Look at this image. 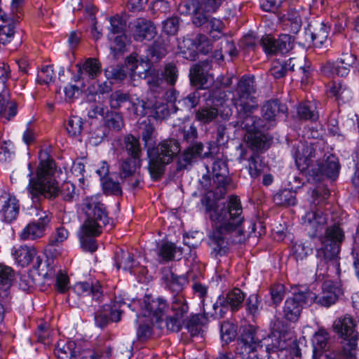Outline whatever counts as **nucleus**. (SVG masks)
I'll return each mask as SVG.
<instances>
[{
  "label": "nucleus",
  "mask_w": 359,
  "mask_h": 359,
  "mask_svg": "<svg viewBox=\"0 0 359 359\" xmlns=\"http://www.w3.org/2000/svg\"><path fill=\"white\" fill-rule=\"evenodd\" d=\"M212 225L210 238L218 247H222L225 240L233 236L236 243L244 241L243 224L245 222L240 198L231 196L225 203H215L206 207Z\"/></svg>",
  "instance_id": "f257e3e1"
},
{
  "label": "nucleus",
  "mask_w": 359,
  "mask_h": 359,
  "mask_svg": "<svg viewBox=\"0 0 359 359\" xmlns=\"http://www.w3.org/2000/svg\"><path fill=\"white\" fill-rule=\"evenodd\" d=\"M255 93L254 78L243 76L233 91L231 101L236 109V118L231 123L234 127L245 130L248 134L257 130H268L269 126L262 124V121L252 115L257 109L258 104L254 93Z\"/></svg>",
  "instance_id": "f03ea898"
},
{
  "label": "nucleus",
  "mask_w": 359,
  "mask_h": 359,
  "mask_svg": "<svg viewBox=\"0 0 359 359\" xmlns=\"http://www.w3.org/2000/svg\"><path fill=\"white\" fill-rule=\"evenodd\" d=\"M40 164L37 169L36 177H31L28 190L32 197H55L58 194V186L54 177L55 164L47 152L39 154Z\"/></svg>",
  "instance_id": "7ed1b4c3"
},
{
  "label": "nucleus",
  "mask_w": 359,
  "mask_h": 359,
  "mask_svg": "<svg viewBox=\"0 0 359 359\" xmlns=\"http://www.w3.org/2000/svg\"><path fill=\"white\" fill-rule=\"evenodd\" d=\"M222 0H191L180 4V12L193 15V23L196 26H201L206 23L212 37L217 36L214 32L221 34L224 29L222 20L215 18L208 19L205 13L215 12L222 4Z\"/></svg>",
  "instance_id": "20e7f679"
},
{
  "label": "nucleus",
  "mask_w": 359,
  "mask_h": 359,
  "mask_svg": "<svg viewBox=\"0 0 359 359\" xmlns=\"http://www.w3.org/2000/svg\"><path fill=\"white\" fill-rule=\"evenodd\" d=\"M280 337V334L272 333L259 339L254 332H244L237 341L236 353L242 359H274L271 346Z\"/></svg>",
  "instance_id": "39448f33"
},
{
  "label": "nucleus",
  "mask_w": 359,
  "mask_h": 359,
  "mask_svg": "<svg viewBox=\"0 0 359 359\" xmlns=\"http://www.w3.org/2000/svg\"><path fill=\"white\" fill-rule=\"evenodd\" d=\"M315 156V149L312 143L309 144H301L298 145L295 154V162L299 170L302 171H308L309 173L318 177L319 174L324 175L330 178H336L339 174V165L338 159L334 155H330L327 157L324 164H313Z\"/></svg>",
  "instance_id": "423d86ee"
},
{
  "label": "nucleus",
  "mask_w": 359,
  "mask_h": 359,
  "mask_svg": "<svg viewBox=\"0 0 359 359\" xmlns=\"http://www.w3.org/2000/svg\"><path fill=\"white\" fill-rule=\"evenodd\" d=\"M344 238V233L338 226H333L327 229L325 237L322 242L323 247L318 250V256L322 257L320 264L318 265V271H322L321 266L325 264L328 265L327 268L332 266L334 269L338 270L339 244Z\"/></svg>",
  "instance_id": "0eeeda50"
},
{
  "label": "nucleus",
  "mask_w": 359,
  "mask_h": 359,
  "mask_svg": "<svg viewBox=\"0 0 359 359\" xmlns=\"http://www.w3.org/2000/svg\"><path fill=\"white\" fill-rule=\"evenodd\" d=\"M180 145L175 140L162 142L156 147L147 151L149 158V170L154 177H158L163 172L165 165L170 163L180 152Z\"/></svg>",
  "instance_id": "6e6552de"
},
{
  "label": "nucleus",
  "mask_w": 359,
  "mask_h": 359,
  "mask_svg": "<svg viewBox=\"0 0 359 359\" xmlns=\"http://www.w3.org/2000/svg\"><path fill=\"white\" fill-rule=\"evenodd\" d=\"M128 306L137 312V317L142 316L147 318L151 323L158 322L169 309L164 299H154L150 295H146L142 299L134 301Z\"/></svg>",
  "instance_id": "1a4fd4ad"
},
{
  "label": "nucleus",
  "mask_w": 359,
  "mask_h": 359,
  "mask_svg": "<svg viewBox=\"0 0 359 359\" xmlns=\"http://www.w3.org/2000/svg\"><path fill=\"white\" fill-rule=\"evenodd\" d=\"M82 210L86 215V219L82 226L84 229L92 227L102 229L108 222V214L104 204L97 196L86 197L81 204Z\"/></svg>",
  "instance_id": "9d476101"
},
{
  "label": "nucleus",
  "mask_w": 359,
  "mask_h": 359,
  "mask_svg": "<svg viewBox=\"0 0 359 359\" xmlns=\"http://www.w3.org/2000/svg\"><path fill=\"white\" fill-rule=\"evenodd\" d=\"M316 299V294L311 291L294 294L285 302L283 309V317L290 321H297L300 316L303 304H311Z\"/></svg>",
  "instance_id": "9b49d317"
},
{
  "label": "nucleus",
  "mask_w": 359,
  "mask_h": 359,
  "mask_svg": "<svg viewBox=\"0 0 359 359\" xmlns=\"http://www.w3.org/2000/svg\"><path fill=\"white\" fill-rule=\"evenodd\" d=\"M178 77V72L176 67L172 64H168L165 66L161 75L154 69H149L144 73V78L147 79V83L149 88L158 93L164 88V82L170 85H174Z\"/></svg>",
  "instance_id": "f8f14e48"
},
{
  "label": "nucleus",
  "mask_w": 359,
  "mask_h": 359,
  "mask_svg": "<svg viewBox=\"0 0 359 359\" xmlns=\"http://www.w3.org/2000/svg\"><path fill=\"white\" fill-rule=\"evenodd\" d=\"M35 211L36 212V215L39 217L38 222L29 223L24 227L20 233L21 240L34 241L43 237L44 235L50 222L49 215L46 212L38 210L36 208Z\"/></svg>",
  "instance_id": "ddd939ff"
},
{
  "label": "nucleus",
  "mask_w": 359,
  "mask_h": 359,
  "mask_svg": "<svg viewBox=\"0 0 359 359\" xmlns=\"http://www.w3.org/2000/svg\"><path fill=\"white\" fill-rule=\"evenodd\" d=\"M19 201L4 190L0 191V215L6 222L15 220L19 214Z\"/></svg>",
  "instance_id": "4468645a"
},
{
  "label": "nucleus",
  "mask_w": 359,
  "mask_h": 359,
  "mask_svg": "<svg viewBox=\"0 0 359 359\" xmlns=\"http://www.w3.org/2000/svg\"><path fill=\"white\" fill-rule=\"evenodd\" d=\"M318 203L313 202L311 204V211L307 212L302 218V224L309 231L312 235H315L318 231L323 229L327 222L326 215L323 214Z\"/></svg>",
  "instance_id": "2eb2a0df"
},
{
  "label": "nucleus",
  "mask_w": 359,
  "mask_h": 359,
  "mask_svg": "<svg viewBox=\"0 0 359 359\" xmlns=\"http://www.w3.org/2000/svg\"><path fill=\"white\" fill-rule=\"evenodd\" d=\"M184 46L189 50V56L187 58L195 60L197 52L208 53L212 48V44L208 38L204 34H198L194 39H187L184 40Z\"/></svg>",
  "instance_id": "dca6fc26"
},
{
  "label": "nucleus",
  "mask_w": 359,
  "mask_h": 359,
  "mask_svg": "<svg viewBox=\"0 0 359 359\" xmlns=\"http://www.w3.org/2000/svg\"><path fill=\"white\" fill-rule=\"evenodd\" d=\"M11 254L16 262L21 266H28L36 258L34 268L37 269L41 264V259L36 257L35 248L27 245H20L13 248Z\"/></svg>",
  "instance_id": "f3484780"
},
{
  "label": "nucleus",
  "mask_w": 359,
  "mask_h": 359,
  "mask_svg": "<svg viewBox=\"0 0 359 359\" xmlns=\"http://www.w3.org/2000/svg\"><path fill=\"white\" fill-rule=\"evenodd\" d=\"M341 294V290L337 283L332 280H326L323 283L320 295H316L317 299L313 302L328 307L337 302Z\"/></svg>",
  "instance_id": "a211bd4d"
},
{
  "label": "nucleus",
  "mask_w": 359,
  "mask_h": 359,
  "mask_svg": "<svg viewBox=\"0 0 359 359\" xmlns=\"http://www.w3.org/2000/svg\"><path fill=\"white\" fill-rule=\"evenodd\" d=\"M78 68V75L74 77V81H77L79 79H95L102 72L101 64L95 58H88L83 63H78L76 65Z\"/></svg>",
  "instance_id": "6ab92c4d"
},
{
  "label": "nucleus",
  "mask_w": 359,
  "mask_h": 359,
  "mask_svg": "<svg viewBox=\"0 0 359 359\" xmlns=\"http://www.w3.org/2000/svg\"><path fill=\"white\" fill-rule=\"evenodd\" d=\"M272 333H277L278 334L281 335V337L278 339V341H273V344H271V347L273 355L276 354V351H283L290 348V353L292 355V356L300 357V350L297 348L294 341L292 339L291 334L290 333L277 331L273 332Z\"/></svg>",
  "instance_id": "aec40b11"
},
{
  "label": "nucleus",
  "mask_w": 359,
  "mask_h": 359,
  "mask_svg": "<svg viewBox=\"0 0 359 359\" xmlns=\"http://www.w3.org/2000/svg\"><path fill=\"white\" fill-rule=\"evenodd\" d=\"M302 65V61L295 57L290 58L287 61L277 60L272 63L269 72L275 79H280L283 77L287 71H294L295 67L300 70L303 69Z\"/></svg>",
  "instance_id": "412c9836"
},
{
  "label": "nucleus",
  "mask_w": 359,
  "mask_h": 359,
  "mask_svg": "<svg viewBox=\"0 0 359 359\" xmlns=\"http://www.w3.org/2000/svg\"><path fill=\"white\" fill-rule=\"evenodd\" d=\"M156 34L154 24L143 18L136 20L133 30V37L136 41L151 40Z\"/></svg>",
  "instance_id": "4be33fe9"
},
{
  "label": "nucleus",
  "mask_w": 359,
  "mask_h": 359,
  "mask_svg": "<svg viewBox=\"0 0 359 359\" xmlns=\"http://www.w3.org/2000/svg\"><path fill=\"white\" fill-rule=\"evenodd\" d=\"M116 265L118 269H122L123 271H128L130 273L136 274L137 273H143L144 268L141 267L137 271V263L134 260L132 255L128 251L120 250L116 254Z\"/></svg>",
  "instance_id": "5701e85b"
},
{
  "label": "nucleus",
  "mask_w": 359,
  "mask_h": 359,
  "mask_svg": "<svg viewBox=\"0 0 359 359\" xmlns=\"http://www.w3.org/2000/svg\"><path fill=\"white\" fill-rule=\"evenodd\" d=\"M73 291L79 296H89L96 301H101L103 297L101 285L98 282L90 284L87 282H79L73 286Z\"/></svg>",
  "instance_id": "b1692460"
},
{
  "label": "nucleus",
  "mask_w": 359,
  "mask_h": 359,
  "mask_svg": "<svg viewBox=\"0 0 359 359\" xmlns=\"http://www.w3.org/2000/svg\"><path fill=\"white\" fill-rule=\"evenodd\" d=\"M100 229L92 227H86L84 229V226H81L78 233L82 248L85 250L92 252H95L97 247L93 237L100 235Z\"/></svg>",
  "instance_id": "393cba45"
},
{
  "label": "nucleus",
  "mask_w": 359,
  "mask_h": 359,
  "mask_svg": "<svg viewBox=\"0 0 359 359\" xmlns=\"http://www.w3.org/2000/svg\"><path fill=\"white\" fill-rule=\"evenodd\" d=\"M287 107L285 104H280L277 100H271L266 102L262 107V116L268 122L273 123L276 121L277 117L280 114H285ZM273 126L270 123L269 127Z\"/></svg>",
  "instance_id": "a878e982"
},
{
  "label": "nucleus",
  "mask_w": 359,
  "mask_h": 359,
  "mask_svg": "<svg viewBox=\"0 0 359 359\" xmlns=\"http://www.w3.org/2000/svg\"><path fill=\"white\" fill-rule=\"evenodd\" d=\"M203 150V144L200 142L189 147L180 159V166L186 168L196 161L198 158L201 156Z\"/></svg>",
  "instance_id": "bb28decb"
},
{
  "label": "nucleus",
  "mask_w": 359,
  "mask_h": 359,
  "mask_svg": "<svg viewBox=\"0 0 359 359\" xmlns=\"http://www.w3.org/2000/svg\"><path fill=\"white\" fill-rule=\"evenodd\" d=\"M54 353L58 358L77 359L76 345L73 341H69L67 343H64V341L59 342Z\"/></svg>",
  "instance_id": "cd10ccee"
},
{
  "label": "nucleus",
  "mask_w": 359,
  "mask_h": 359,
  "mask_svg": "<svg viewBox=\"0 0 359 359\" xmlns=\"http://www.w3.org/2000/svg\"><path fill=\"white\" fill-rule=\"evenodd\" d=\"M219 116L218 109L212 106L200 107L195 114V119L203 124H208L215 121Z\"/></svg>",
  "instance_id": "c85d7f7f"
},
{
  "label": "nucleus",
  "mask_w": 359,
  "mask_h": 359,
  "mask_svg": "<svg viewBox=\"0 0 359 359\" xmlns=\"http://www.w3.org/2000/svg\"><path fill=\"white\" fill-rule=\"evenodd\" d=\"M284 24L291 33L297 34L302 27V19L299 12L295 9H290L284 15Z\"/></svg>",
  "instance_id": "c756f323"
},
{
  "label": "nucleus",
  "mask_w": 359,
  "mask_h": 359,
  "mask_svg": "<svg viewBox=\"0 0 359 359\" xmlns=\"http://www.w3.org/2000/svg\"><path fill=\"white\" fill-rule=\"evenodd\" d=\"M141 165V159L130 157L123 161L120 165L121 177H127L135 175Z\"/></svg>",
  "instance_id": "7c9ffc66"
},
{
  "label": "nucleus",
  "mask_w": 359,
  "mask_h": 359,
  "mask_svg": "<svg viewBox=\"0 0 359 359\" xmlns=\"http://www.w3.org/2000/svg\"><path fill=\"white\" fill-rule=\"evenodd\" d=\"M190 80L191 82L197 86L200 87H205V85L208 83V81H211L212 78L206 75L203 72V69L201 66L198 65H194L190 69Z\"/></svg>",
  "instance_id": "2f4dec72"
},
{
  "label": "nucleus",
  "mask_w": 359,
  "mask_h": 359,
  "mask_svg": "<svg viewBox=\"0 0 359 359\" xmlns=\"http://www.w3.org/2000/svg\"><path fill=\"white\" fill-rule=\"evenodd\" d=\"M350 68L346 65H341L338 61L336 63L329 62L322 67V71L328 76L334 74L340 76H346L349 73Z\"/></svg>",
  "instance_id": "473e14b6"
},
{
  "label": "nucleus",
  "mask_w": 359,
  "mask_h": 359,
  "mask_svg": "<svg viewBox=\"0 0 359 359\" xmlns=\"http://www.w3.org/2000/svg\"><path fill=\"white\" fill-rule=\"evenodd\" d=\"M171 310L175 316L185 318L188 313L189 307L182 294H177L173 297Z\"/></svg>",
  "instance_id": "72a5a7b5"
},
{
  "label": "nucleus",
  "mask_w": 359,
  "mask_h": 359,
  "mask_svg": "<svg viewBox=\"0 0 359 359\" xmlns=\"http://www.w3.org/2000/svg\"><path fill=\"white\" fill-rule=\"evenodd\" d=\"M316 107L311 102H304L297 107V114L301 118L316 121L318 118V114L316 111Z\"/></svg>",
  "instance_id": "f704fd0d"
},
{
  "label": "nucleus",
  "mask_w": 359,
  "mask_h": 359,
  "mask_svg": "<svg viewBox=\"0 0 359 359\" xmlns=\"http://www.w3.org/2000/svg\"><path fill=\"white\" fill-rule=\"evenodd\" d=\"M312 252V246L309 242L298 241L293 245L292 248V256L297 261L303 260Z\"/></svg>",
  "instance_id": "c9c22d12"
},
{
  "label": "nucleus",
  "mask_w": 359,
  "mask_h": 359,
  "mask_svg": "<svg viewBox=\"0 0 359 359\" xmlns=\"http://www.w3.org/2000/svg\"><path fill=\"white\" fill-rule=\"evenodd\" d=\"M165 278L169 289L177 294L182 290L184 285L187 282L186 278L184 276H177L171 271H169L165 275Z\"/></svg>",
  "instance_id": "e433bc0d"
},
{
  "label": "nucleus",
  "mask_w": 359,
  "mask_h": 359,
  "mask_svg": "<svg viewBox=\"0 0 359 359\" xmlns=\"http://www.w3.org/2000/svg\"><path fill=\"white\" fill-rule=\"evenodd\" d=\"M229 304L232 311H237L242 306L245 299L244 293L238 288H234L226 294Z\"/></svg>",
  "instance_id": "4c0bfd02"
},
{
  "label": "nucleus",
  "mask_w": 359,
  "mask_h": 359,
  "mask_svg": "<svg viewBox=\"0 0 359 359\" xmlns=\"http://www.w3.org/2000/svg\"><path fill=\"white\" fill-rule=\"evenodd\" d=\"M125 149L130 157L140 158L141 149L139 140L133 135H128L125 138Z\"/></svg>",
  "instance_id": "58836bf2"
},
{
  "label": "nucleus",
  "mask_w": 359,
  "mask_h": 359,
  "mask_svg": "<svg viewBox=\"0 0 359 359\" xmlns=\"http://www.w3.org/2000/svg\"><path fill=\"white\" fill-rule=\"evenodd\" d=\"M327 36L328 27L324 23H321L311 34L313 43L316 47L323 46L327 41Z\"/></svg>",
  "instance_id": "ea45409f"
},
{
  "label": "nucleus",
  "mask_w": 359,
  "mask_h": 359,
  "mask_svg": "<svg viewBox=\"0 0 359 359\" xmlns=\"http://www.w3.org/2000/svg\"><path fill=\"white\" fill-rule=\"evenodd\" d=\"M248 172L251 177L256 178L261 175L264 170V165L262 163L260 157L257 155H252L248 159Z\"/></svg>",
  "instance_id": "a19ab883"
},
{
  "label": "nucleus",
  "mask_w": 359,
  "mask_h": 359,
  "mask_svg": "<svg viewBox=\"0 0 359 359\" xmlns=\"http://www.w3.org/2000/svg\"><path fill=\"white\" fill-rule=\"evenodd\" d=\"M245 139L248 143L255 149H262L265 146L266 137L261 133V130L247 134Z\"/></svg>",
  "instance_id": "79ce46f5"
},
{
  "label": "nucleus",
  "mask_w": 359,
  "mask_h": 359,
  "mask_svg": "<svg viewBox=\"0 0 359 359\" xmlns=\"http://www.w3.org/2000/svg\"><path fill=\"white\" fill-rule=\"evenodd\" d=\"M274 201L280 205H294L296 203V198L293 192L283 190L274 196Z\"/></svg>",
  "instance_id": "37998d69"
},
{
  "label": "nucleus",
  "mask_w": 359,
  "mask_h": 359,
  "mask_svg": "<svg viewBox=\"0 0 359 359\" xmlns=\"http://www.w3.org/2000/svg\"><path fill=\"white\" fill-rule=\"evenodd\" d=\"M12 278L11 268L0 264V290L6 291L11 285Z\"/></svg>",
  "instance_id": "c03bdc74"
},
{
  "label": "nucleus",
  "mask_w": 359,
  "mask_h": 359,
  "mask_svg": "<svg viewBox=\"0 0 359 359\" xmlns=\"http://www.w3.org/2000/svg\"><path fill=\"white\" fill-rule=\"evenodd\" d=\"M67 131L71 136L79 135L83 128V122L81 118L78 116H72L69 118L67 125Z\"/></svg>",
  "instance_id": "a18cd8bd"
},
{
  "label": "nucleus",
  "mask_w": 359,
  "mask_h": 359,
  "mask_svg": "<svg viewBox=\"0 0 359 359\" xmlns=\"http://www.w3.org/2000/svg\"><path fill=\"white\" fill-rule=\"evenodd\" d=\"M220 334L222 341L226 343L232 341L236 336L234 326L228 322L223 323L220 327Z\"/></svg>",
  "instance_id": "49530a36"
},
{
  "label": "nucleus",
  "mask_w": 359,
  "mask_h": 359,
  "mask_svg": "<svg viewBox=\"0 0 359 359\" xmlns=\"http://www.w3.org/2000/svg\"><path fill=\"white\" fill-rule=\"evenodd\" d=\"M261 44L264 50L268 55L278 53V48L277 46L278 40H276L269 36H264L261 40Z\"/></svg>",
  "instance_id": "de8ad7c7"
},
{
  "label": "nucleus",
  "mask_w": 359,
  "mask_h": 359,
  "mask_svg": "<svg viewBox=\"0 0 359 359\" xmlns=\"http://www.w3.org/2000/svg\"><path fill=\"white\" fill-rule=\"evenodd\" d=\"M149 113L151 115L154 116L155 118L162 119L168 115V110L165 104L156 102L154 104H151Z\"/></svg>",
  "instance_id": "09e8293b"
},
{
  "label": "nucleus",
  "mask_w": 359,
  "mask_h": 359,
  "mask_svg": "<svg viewBox=\"0 0 359 359\" xmlns=\"http://www.w3.org/2000/svg\"><path fill=\"white\" fill-rule=\"evenodd\" d=\"M278 52L284 54L289 52L293 48V41L288 34L280 35L278 39Z\"/></svg>",
  "instance_id": "8fccbe9b"
},
{
  "label": "nucleus",
  "mask_w": 359,
  "mask_h": 359,
  "mask_svg": "<svg viewBox=\"0 0 359 359\" xmlns=\"http://www.w3.org/2000/svg\"><path fill=\"white\" fill-rule=\"evenodd\" d=\"M14 34V27L12 24L0 25V43H9L12 40Z\"/></svg>",
  "instance_id": "3c124183"
},
{
  "label": "nucleus",
  "mask_w": 359,
  "mask_h": 359,
  "mask_svg": "<svg viewBox=\"0 0 359 359\" xmlns=\"http://www.w3.org/2000/svg\"><path fill=\"white\" fill-rule=\"evenodd\" d=\"M229 307L230 306L226 295L219 296L213 304L215 315L219 316L220 317L224 316Z\"/></svg>",
  "instance_id": "603ef678"
},
{
  "label": "nucleus",
  "mask_w": 359,
  "mask_h": 359,
  "mask_svg": "<svg viewBox=\"0 0 359 359\" xmlns=\"http://www.w3.org/2000/svg\"><path fill=\"white\" fill-rule=\"evenodd\" d=\"M184 323V318L176 316L174 314L166 318L165 325L168 330L178 332Z\"/></svg>",
  "instance_id": "864d4df0"
},
{
  "label": "nucleus",
  "mask_w": 359,
  "mask_h": 359,
  "mask_svg": "<svg viewBox=\"0 0 359 359\" xmlns=\"http://www.w3.org/2000/svg\"><path fill=\"white\" fill-rule=\"evenodd\" d=\"M179 27V19L177 17L168 18L163 22V30L168 35L177 33Z\"/></svg>",
  "instance_id": "5fc2aeb1"
},
{
  "label": "nucleus",
  "mask_w": 359,
  "mask_h": 359,
  "mask_svg": "<svg viewBox=\"0 0 359 359\" xmlns=\"http://www.w3.org/2000/svg\"><path fill=\"white\" fill-rule=\"evenodd\" d=\"M37 81L40 83L49 84L53 81V69L52 66L43 67L38 73Z\"/></svg>",
  "instance_id": "6e6d98bb"
},
{
  "label": "nucleus",
  "mask_w": 359,
  "mask_h": 359,
  "mask_svg": "<svg viewBox=\"0 0 359 359\" xmlns=\"http://www.w3.org/2000/svg\"><path fill=\"white\" fill-rule=\"evenodd\" d=\"M107 125L109 128L119 130L123 126L121 116L116 112H111L107 118Z\"/></svg>",
  "instance_id": "4d7b16f0"
},
{
  "label": "nucleus",
  "mask_w": 359,
  "mask_h": 359,
  "mask_svg": "<svg viewBox=\"0 0 359 359\" xmlns=\"http://www.w3.org/2000/svg\"><path fill=\"white\" fill-rule=\"evenodd\" d=\"M175 252L174 245L171 243H166L161 245L158 255L163 260L170 261L174 258Z\"/></svg>",
  "instance_id": "13d9d810"
},
{
  "label": "nucleus",
  "mask_w": 359,
  "mask_h": 359,
  "mask_svg": "<svg viewBox=\"0 0 359 359\" xmlns=\"http://www.w3.org/2000/svg\"><path fill=\"white\" fill-rule=\"evenodd\" d=\"M124 304V303H121V302L115 301L112 306H109V309L108 310L109 320L112 322H118L120 320L121 316L123 311L121 307Z\"/></svg>",
  "instance_id": "bf43d9fd"
},
{
  "label": "nucleus",
  "mask_w": 359,
  "mask_h": 359,
  "mask_svg": "<svg viewBox=\"0 0 359 359\" xmlns=\"http://www.w3.org/2000/svg\"><path fill=\"white\" fill-rule=\"evenodd\" d=\"M110 22V27L109 30L111 34H122L126 23L123 22V20L118 16H114L111 17L109 19Z\"/></svg>",
  "instance_id": "052dcab7"
},
{
  "label": "nucleus",
  "mask_w": 359,
  "mask_h": 359,
  "mask_svg": "<svg viewBox=\"0 0 359 359\" xmlns=\"http://www.w3.org/2000/svg\"><path fill=\"white\" fill-rule=\"evenodd\" d=\"M102 184L106 193L114 195L121 194V189L118 182H115L110 179H106L102 182Z\"/></svg>",
  "instance_id": "680f3d73"
},
{
  "label": "nucleus",
  "mask_w": 359,
  "mask_h": 359,
  "mask_svg": "<svg viewBox=\"0 0 359 359\" xmlns=\"http://www.w3.org/2000/svg\"><path fill=\"white\" fill-rule=\"evenodd\" d=\"M60 193L65 201H71L76 196L75 187L69 182H65L62 185Z\"/></svg>",
  "instance_id": "e2e57ef3"
},
{
  "label": "nucleus",
  "mask_w": 359,
  "mask_h": 359,
  "mask_svg": "<svg viewBox=\"0 0 359 359\" xmlns=\"http://www.w3.org/2000/svg\"><path fill=\"white\" fill-rule=\"evenodd\" d=\"M151 104V103L145 102L142 100L137 99V101L133 102L135 113L141 116L148 114L150 111Z\"/></svg>",
  "instance_id": "0e129e2a"
},
{
  "label": "nucleus",
  "mask_w": 359,
  "mask_h": 359,
  "mask_svg": "<svg viewBox=\"0 0 359 359\" xmlns=\"http://www.w3.org/2000/svg\"><path fill=\"white\" fill-rule=\"evenodd\" d=\"M128 99V97L126 94L116 91L111 95L109 100L110 106L114 109L118 108L121 107V104L126 102Z\"/></svg>",
  "instance_id": "69168bd1"
},
{
  "label": "nucleus",
  "mask_w": 359,
  "mask_h": 359,
  "mask_svg": "<svg viewBox=\"0 0 359 359\" xmlns=\"http://www.w3.org/2000/svg\"><path fill=\"white\" fill-rule=\"evenodd\" d=\"M260 302L256 294L250 295L247 299V310L253 316L259 313Z\"/></svg>",
  "instance_id": "338daca9"
},
{
  "label": "nucleus",
  "mask_w": 359,
  "mask_h": 359,
  "mask_svg": "<svg viewBox=\"0 0 359 359\" xmlns=\"http://www.w3.org/2000/svg\"><path fill=\"white\" fill-rule=\"evenodd\" d=\"M212 172L217 177H224L228 173L227 165L225 161L217 159L212 164Z\"/></svg>",
  "instance_id": "774afa93"
}]
</instances>
